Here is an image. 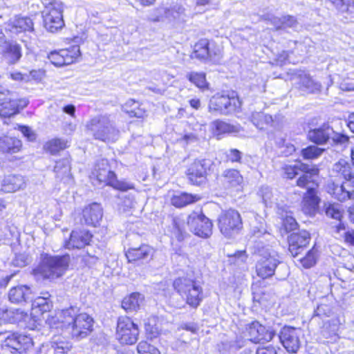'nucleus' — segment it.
Listing matches in <instances>:
<instances>
[{
    "label": "nucleus",
    "instance_id": "36",
    "mask_svg": "<svg viewBox=\"0 0 354 354\" xmlns=\"http://www.w3.org/2000/svg\"><path fill=\"white\" fill-rule=\"evenodd\" d=\"M143 301V297L138 292H133L125 297L122 301V307L127 312L137 311Z\"/></svg>",
    "mask_w": 354,
    "mask_h": 354
},
{
    "label": "nucleus",
    "instance_id": "35",
    "mask_svg": "<svg viewBox=\"0 0 354 354\" xmlns=\"http://www.w3.org/2000/svg\"><path fill=\"white\" fill-rule=\"evenodd\" d=\"M21 146V140L16 138L8 136L0 138V151L3 153H17L19 151Z\"/></svg>",
    "mask_w": 354,
    "mask_h": 354
},
{
    "label": "nucleus",
    "instance_id": "12",
    "mask_svg": "<svg viewBox=\"0 0 354 354\" xmlns=\"http://www.w3.org/2000/svg\"><path fill=\"white\" fill-rule=\"evenodd\" d=\"M189 230L195 235L201 238H208L212 234L213 224L202 212H192L187 218Z\"/></svg>",
    "mask_w": 354,
    "mask_h": 354
},
{
    "label": "nucleus",
    "instance_id": "28",
    "mask_svg": "<svg viewBox=\"0 0 354 354\" xmlns=\"http://www.w3.org/2000/svg\"><path fill=\"white\" fill-rule=\"evenodd\" d=\"M26 183L21 175H8L4 177L1 183V190L6 193L15 192L26 187Z\"/></svg>",
    "mask_w": 354,
    "mask_h": 354
},
{
    "label": "nucleus",
    "instance_id": "64",
    "mask_svg": "<svg viewBox=\"0 0 354 354\" xmlns=\"http://www.w3.org/2000/svg\"><path fill=\"white\" fill-rule=\"evenodd\" d=\"M15 104L17 106V111L20 109H24L29 103V101L26 98L15 99Z\"/></svg>",
    "mask_w": 354,
    "mask_h": 354
},
{
    "label": "nucleus",
    "instance_id": "24",
    "mask_svg": "<svg viewBox=\"0 0 354 354\" xmlns=\"http://www.w3.org/2000/svg\"><path fill=\"white\" fill-rule=\"evenodd\" d=\"M333 133V128L328 124H324L319 127L309 130L308 138L317 145H323L330 139Z\"/></svg>",
    "mask_w": 354,
    "mask_h": 354
},
{
    "label": "nucleus",
    "instance_id": "44",
    "mask_svg": "<svg viewBox=\"0 0 354 354\" xmlns=\"http://www.w3.org/2000/svg\"><path fill=\"white\" fill-rule=\"evenodd\" d=\"M307 168V164L299 162L295 165H285L282 167V169L286 178L292 179L299 175V171H306Z\"/></svg>",
    "mask_w": 354,
    "mask_h": 354
},
{
    "label": "nucleus",
    "instance_id": "58",
    "mask_svg": "<svg viewBox=\"0 0 354 354\" xmlns=\"http://www.w3.org/2000/svg\"><path fill=\"white\" fill-rule=\"evenodd\" d=\"M330 139L335 145H345L348 142L349 138L344 134L337 133L334 131Z\"/></svg>",
    "mask_w": 354,
    "mask_h": 354
},
{
    "label": "nucleus",
    "instance_id": "46",
    "mask_svg": "<svg viewBox=\"0 0 354 354\" xmlns=\"http://www.w3.org/2000/svg\"><path fill=\"white\" fill-rule=\"evenodd\" d=\"M71 171V166L68 159H62L56 162L54 171L58 178L62 179L68 176Z\"/></svg>",
    "mask_w": 354,
    "mask_h": 354
},
{
    "label": "nucleus",
    "instance_id": "50",
    "mask_svg": "<svg viewBox=\"0 0 354 354\" xmlns=\"http://www.w3.org/2000/svg\"><path fill=\"white\" fill-rule=\"evenodd\" d=\"M297 78L299 80L301 85L306 88H317V84L315 83L314 80L310 76L308 73L305 71H299L296 74Z\"/></svg>",
    "mask_w": 354,
    "mask_h": 354
},
{
    "label": "nucleus",
    "instance_id": "5",
    "mask_svg": "<svg viewBox=\"0 0 354 354\" xmlns=\"http://www.w3.org/2000/svg\"><path fill=\"white\" fill-rule=\"evenodd\" d=\"M114 163L113 160L110 162L106 158L98 160L92 172L93 176L100 184L111 186L115 189L127 192L134 189L133 183L125 180H119L117 179L116 174L112 167V165Z\"/></svg>",
    "mask_w": 354,
    "mask_h": 354
},
{
    "label": "nucleus",
    "instance_id": "25",
    "mask_svg": "<svg viewBox=\"0 0 354 354\" xmlns=\"http://www.w3.org/2000/svg\"><path fill=\"white\" fill-rule=\"evenodd\" d=\"M7 28L15 34L26 31L32 32L34 30L32 20L30 17L22 16H15L10 19Z\"/></svg>",
    "mask_w": 354,
    "mask_h": 354
},
{
    "label": "nucleus",
    "instance_id": "7",
    "mask_svg": "<svg viewBox=\"0 0 354 354\" xmlns=\"http://www.w3.org/2000/svg\"><path fill=\"white\" fill-rule=\"evenodd\" d=\"M174 289L192 308H196L203 300V288L188 278H178L173 283Z\"/></svg>",
    "mask_w": 354,
    "mask_h": 354
},
{
    "label": "nucleus",
    "instance_id": "52",
    "mask_svg": "<svg viewBox=\"0 0 354 354\" xmlns=\"http://www.w3.org/2000/svg\"><path fill=\"white\" fill-rule=\"evenodd\" d=\"M138 105L139 103L138 102H136L133 100H129L125 103L124 109L125 111L130 115V116L141 118L143 115L142 111L139 109L136 110V109L138 107Z\"/></svg>",
    "mask_w": 354,
    "mask_h": 354
},
{
    "label": "nucleus",
    "instance_id": "63",
    "mask_svg": "<svg viewBox=\"0 0 354 354\" xmlns=\"http://www.w3.org/2000/svg\"><path fill=\"white\" fill-rule=\"evenodd\" d=\"M53 346L55 350L60 351L61 353H65L69 350V346L63 342L57 343L56 342H53Z\"/></svg>",
    "mask_w": 354,
    "mask_h": 354
},
{
    "label": "nucleus",
    "instance_id": "42",
    "mask_svg": "<svg viewBox=\"0 0 354 354\" xmlns=\"http://www.w3.org/2000/svg\"><path fill=\"white\" fill-rule=\"evenodd\" d=\"M17 106L15 99L5 100L0 104V115L3 118H10L17 113Z\"/></svg>",
    "mask_w": 354,
    "mask_h": 354
},
{
    "label": "nucleus",
    "instance_id": "59",
    "mask_svg": "<svg viewBox=\"0 0 354 354\" xmlns=\"http://www.w3.org/2000/svg\"><path fill=\"white\" fill-rule=\"evenodd\" d=\"M283 225L286 231L290 232L297 229V223L294 218L289 216L283 221Z\"/></svg>",
    "mask_w": 354,
    "mask_h": 354
},
{
    "label": "nucleus",
    "instance_id": "15",
    "mask_svg": "<svg viewBox=\"0 0 354 354\" xmlns=\"http://www.w3.org/2000/svg\"><path fill=\"white\" fill-rule=\"evenodd\" d=\"M80 56V47L74 46L69 49L53 51L48 55V57L50 62L55 66H62L73 64L77 60Z\"/></svg>",
    "mask_w": 354,
    "mask_h": 354
},
{
    "label": "nucleus",
    "instance_id": "51",
    "mask_svg": "<svg viewBox=\"0 0 354 354\" xmlns=\"http://www.w3.org/2000/svg\"><path fill=\"white\" fill-rule=\"evenodd\" d=\"M324 210L326 215L330 218L341 221L342 213L337 204H324Z\"/></svg>",
    "mask_w": 354,
    "mask_h": 354
},
{
    "label": "nucleus",
    "instance_id": "14",
    "mask_svg": "<svg viewBox=\"0 0 354 354\" xmlns=\"http://www.w3.org/2000/svg\"><path fill=\"white\" fill-rule=\"evenodd\" d=\"M301 331L299 328L285 326L281 329L279 338L288 353H295L301 345Z\"/></svg>",
    "mask_w": 354,
    "mask_h": 354
},
{
    "label": "nucleus",
    "instance_id": "8",
    "mask_svg": "<svg viewBox=\"0 0 354 354\" xmlns=\"http://www.w3.org/2000/svg\"><path fill=\"white\" fill-rule=\"evenodd\" d=\"M218 226L220 232L225 237L237 234L243 228V223L238 211L229 209L223 211L218 217Z\"/></svg>",
    "mask_w": 354,
    "mask_h": 354
},
{
    "label": "nucleus",
    "instance_id": "32",
    "mask_svg": "<svg viewBox=\"0 0 354 354\" xmlns=\"http://www.w3.org/2000/svg\"><path fill=\"white\" fill-rule=\"evenodd\" d=\"M28 317V313L20 309H6L0 313V319L5 322L10 324H17L26 321Z\"/></svg>",
    "mask_w": 354,
    "mask_h": 354
},
{
    "label": "nucleus",
    "instance_id": "56",
    "mask_svg": "<svg viewBox=\"0 0 354 354\" xmlns=\"http://www.w3.org/2000/svg\"><path fill=\"white\" fill-rule=\"evenodd\" d=\"M225 156L228 161L231 162H241L242 159V153L236 149H230L225 151Z\"/></svg>",
    "mask_w": 354,
    "mask_h": 354
},
{
    "label": "nucleus",
    "instance_id": "37",
    "mask_svg": "<svg viewBox=\"0 0 354 354\" xmlns=\"http://www.w3.org/2000/svg\"><path fill=\"white\" fill-rule=\"evenodd\" d=\"M169 12L172 19H168V22L173 26L180 25L187 20L188 16L185 13V8L179 5L169 7Z\"/></svg>",
    "mask_w": 354,
    "mask_h": 354
},
{
    "label": "nucleus",
    "instance_id": "62",
    "mask_svg": "<svg viewBox=\"0 0 354 354\" xmlns=\"http://www.w3.org/2000/svg\"><path fill=\"white\" fill-rule=\"evenodd\" d=\"M344 241L354 246V230H351L344 233Z\"/></svg>",
    "mask_w": 354,
    "mask_h": 354
},
{
    "label": "nucleus",
    "instance_id": "61",
    "mask_svg": "<svg viewBox=\"0 0 354 354\" xmlns=\"http://www.w3.org/2000/svg\"><path fill=\"white\" fill-rule=\"evenodd\" d=\"M10 77L13 80L28 82V77L26 73L23 74L19 72H15L10 74Z\"/></svg>",
    "mask_w": 354,
    "mask_h": 354
},
{
    "label": "nucleus",
    "instance_id": "23",
    "mask_svg": "<svg viewBox=\"0 0 354 354\" xmlns=\"http://www.w3.org/2000/svg\"><path fill=\"white\" fill-rule=\"evenodd\" d=\"M92 234L87 230H73L68 241H65L64 247L67 249L82 248L88 245Z\"/></svg>",
    "mask_w": 354,
    "mask_h": 354
},
{
    "label": "nucleus",
    "instance_id": "57",
    "mask_svg": "<svg viewBox=\"0 0 354 354\" xmlns=\"http://www.w3.org/2000/svg\"><path fill=\"white\" fill-rule=\"evenodd\" d=\"M19 130L28 141H34L37 138V135L33 130L28 126H19Z\"/></svg>",
    "mask_w": 354,
    "mask_h": 354
},
{
    "label": "nucleus",
    "instance_id": "2",
    "mask_svg": "<svg viewBox=\"0 0 354 354\" xmlns=\"http://www.w3.org/2000/svg\"><path fill=\"white\" fill-rule=\"evenodd\" d=\"M57 320L64 327L71 328V337L77 341L87 337L92 331L93 319L77 306L62 309L57 314Z\"/></svg>",
    "mask_w": 354,
    "mask_h": 354
},
{
    "label": "nucleus",
    "instance_id": "31",
    "mask_svg": "<svg viewBox=\"0 0 354 354\" xmlns=\"http://www.w3.org/2000/svg\"><path fill=\"white\" fill-rule=\"evenodd\" d=\"M223 185L227 188H234L240 186L243 181V176L239 171L235 169H227L221 174Z\"/></svg>",
    "mask_w": 354,
    "mask_h": 354
},
{
    "label": "nucleus",
    "instance_id": "4",
    "mask_svg": "<svg viewBox=\"0 0 354 354\" xmlns=\"http://www.w3.org/2000/svg\"><path fill=\"white\" fill-rule=\"evenodd\" d=\"M86 129L94 139L104 142H114L119 138V131L109 115L93 117L86 122Z\"/></svg>",
    "mask_w": 354,
    "mask_h": 354
},
{
    "label": "nucleus",
    "instance_id": "9",
    "mask_svg": "<svg viewBox=\"0 0 354 354\" xmlns=\"http://www.w3.org/2000/svg\"><path fill=\"white\" fill-rule=\"evenodd\" d=\"M3 335L2 347L12 354H22L32 346V340L30 336L18 333L1 332Z\"/></svg>",
    "mask_w": 354,
    "mask_h": 354
},
{
    "label": "nucleus",
    "instance_id": "1",
    "mask_svg": "<svg viewBox=\"0 0 354 354\" xmlns=\"http://www.w3.org/2000/svg\"><path fill=\"white\" fill-rule=\"evenodd\" d=\"M252 238L254 252L260 257L256 264L257 273L263 279L272 277L280 263L277 252L272 250L264 241H270L272 236L265 229L254 227Z\"/></svg>",
    "mask_w": 354,
    "mask_h": 354
},
{
    "label": "nucleus",
    "instance_id": "3",
    "mask_svg": "<svg viewBox=\"0 0 354 354\" xmlns=\"http://www.w3.org/2000/svg\"><path fill=\"white\" fill-rule=\"evenodd\" d=\"M70 262L71 257L68 254L52 255L43 252L40 254L38 266L32 270V274L42 279L55 281L65 274Z\"/></svg>",
    "mask_w": 354,
    "mask_h": 354
},
{
    "label": "nucleus",
    "instance_id": "49",
    "mask_svg": "<svg viewBox=\"0 0 354 354\" xmlns=\"http://www.w3.org/2000/svg\"><path fill=\"white\" fill-rule=\"evenodd\" d=\"M259 195L261 197L266 206H271L275 203V198L272 189L268 186H262L259 192Z\"/></svg>",
    "mask_w": 354,
    "mask_h": 354
},
{
    "label": "nucleus",
    "instance_id": "22",
    "mask_svg": "<svg viewBox=\"0 0 354 354\" xmlns=\"http://www.w3.org/2000/svg\"><path fill=\"white\" fill-rule=\"evenodd\" d=\"M301 172L303 174L297 180L296 185L299 187L306 188L307 191L311 188L315 190L318 187L316 178L319 175V169L315 166L310 167L308 165L306 171Z\"/></svg>",
    "mask_w": 354,
    "mask_h": 354
},
{
    "label": "nucleus",
    "instance_id": "53",
    "mask_svg": "<svg viewBox=\"0 0 354 354\" xmlns=\"http://www.w3.org/2000/svg\"><path fill=\"white\" fill-rule=\"evenodd\" d=\"M137 351L139 354H160L157 348L145 341H142L138 344Z\"/></svg>",
    "mask_w": 354,
    "mask_h": 354
},
{
    "label": "nucleus",
    "instance_id": "30",
    "mask_svg": "<svg viewBox=\"0 0 354 354\" xmlns=\"http://www.w3.org/2000/svg\"><path fill=\"white\" fill-rule=\"evenodd\" d=\"M266 19L270 22L276 30L288 28H295L297 25V19L290 15H283L279 17L272 15H268Z\"/></svg>",
    "mask_w": 354,
    "mask_h": 354
},
{
    "label": "nucleus",
    "instance_id": "16",
    "mask_svg": "<svg viewBox=\"0 0 354 354\" xmlns=\"http://www.w3.org/2000/svg\"><path fill=\"white\" fill-rule=\"evenodd\" d=\"M155 250L147 244H142L139 247L130 248L126 252L125 256L129 263L142 265L152 259Z\"/></svg>",
    "mask_w": 354,
    "mask_h": 354
},
{
    "label": "nucleus",
    "instance_id": "17",
    "mask_svg": "<svg viewBox=\"0 0 354 354\" xmlns=\"http://www.w3.org/2000/svg\"><path fill=\"white\" fill-rule=\"evenodd\" d=\"M103 216V209L100 204L93 203L86 206L80 217L81 225L96 227Z\"/></svg>",
    "mask_w": 354,
    "mask_h": 354
},
{
    "label": "nucleus",
    "instance_id": "60",
    "mask_svg": "<svg viewBox=\"0 0 354 354\" xmlns=\"http://www.w3.org/2000/svg\"><path fill=\"white\" fill-rule=\"evenodd\" d=\"M256 354H277V350L272 346H268L257 348Z\"/></svg>",
    "mask_w": 354,
    "mask_h": 354
},
{
    "label": "nucleus",
    "instance_id": "11",
    "mask_svg": "<svg viewBox=\"0 0 354 354\" xmlns=\"http://www.w3.org/2000/svg\"><path fill=\"white\" fill-rule=\"evenodd\" d=\"M212 165L209 160H195L188 166L185 172L189 182L198 186L205 184Z\"/></svg>",
    "mask_w": 354,
    "mask_h": 354
},
{
    "label": "nucleus",
    "instance_id": "10",
    "mask_svg": "<svg viewBox=\"0 0 354 354\" xmlns=\"http://www.w3.org/2000/svg\"><path fill=\"white\" fill-rule=\"evenodd\" d=\"M138 335V326L129 317L118 318L116 337L121 344L132 345L137 342Z\"/></svg>",
    "mask_w": 354,
    "mask_h": 354
},
{
    "label": "nucleus",
    "instance_id": "13",
    "mask_svg": "<svg viewBox=\"0 0 354 354\" xmlns=\"http://www.w3.org/2000/svg\"><path fill=\"white\" fill-rule=\"evenodd\" d=\"M192 57L217 63L220 62L222 55L219 48L210 46L207 39H202L195 44Z\"/></svg>",
    "mask_w": 354,
    "mask_h": 354
},
{
    "label": "nucleus",
    "instance_id": "19",
    "mask_svg": "<svg viewBox=\"0 0 354 354\" xmlns=\"http://www.w3.org/2000/svg\"><path fill=\"white\" fill-rule=\"evenodd\" d=\"M237 104L240 105L238 99L234 96L217 94L211 98L209 106L210 109L227 113L234 111L238 106Z\"/></svg>",
    "mask_w": 354,
    "mask_h": 354
},
{
    "label": "nucleus",
    "instance_id": "21",
    "mask_svg": "<svg viewBox=\"0 0 354 354\" xmlns=\"http://www.w3.org/2000/svg\"><path fill=\"white\" fill-rule=\"evenodd\" d=\"M281 115H275L274 118L262 111H254L252 113L250 120L259 129H263L269 126L277 127L283 120Z\"/></svg>",
    "mask_w": 354,
    "mask_h": 354
},
{
    "label": "nucleus",
    "instance_id": "48",
    "mask_svg": "<svg viewBox=\"0 0 354 354\" xmlns=\"http://www.w3.org/2000/svg\"><path fill=\"white\" fill-rule=\"evenodd\" d=\"M187 78L198 88H206L208 86L205 75L203 73L192 72L187 75Z\"/></svg>",
    "mask_w": 354,
    "mask_h": 354
},
{
    "label": "nucleus",
    "instance_id": "34",
    "mask_svg": "<svg viewBox=\"0 0 354 354\" xmlns=\"http://www.w3.org/2000/svg\"><path fill=\"white\" fill-rule=\"evenodd\" d=\"M201 199L198 195H193L186 192H180L174 194L171 198V204L178 208L195 203Z\"/></svg>",
    "mask_w": 354,
    "mask_h": 354
},
{
    "label": "nucleus",
    "instance_id": "26",
    "mask_svg": "<svg viewBox=\"0 0 354 354\" xmlns=\"http://www.w3.org/2000/svg\"><path fill=\"white\" fill-rule=\"evenodd\" d=\"M9 300L14 304L27 303L32 299V293L27 286H17L12 288L8 292Z\"/></svg>",
    "mask_w": 354,
    "mask_h": 354
},
{
    "label": "nucleus",
    "instance_id": "47",
    "mask_svg": "<svg viewBox=\"0 0 354 354\" xmlns=\"http://www.w3.org/2000/svg\"><path fill=\"white\" fill-rule=\"evenodd\" d=\"M324 149L315 145H310L301 150V156L305 160H313L319 158Z\"/></svg>",
    "mask_w": 354,
    "mask_h": 354
},
{
    "label": "nucleus",
    "instance_id": "27",
    "mask_svg": "<svg viewBox=\"0 0 354 354\" xmlns=\"http://www.w3.org/2000/svg\"><path fill=\"white\" fill-rule=\"evenodd\" d=\"M320 198L317 194V190L312 188L304 194L302 201V210L308 215L314 216L318 210Z\"/></svg>",
    "mask_w": 354,
    "mask_h": 354
},
{
    "label": "nucleus",
    "instance_id": "20",
    "mask_svg": "<svg viewBox=\"0 0 354 354\" xmlns=\"http://www.w3.org/2000/svg\"><path fill=\"white\" fill-rule=\"evenodd\" d=\"M310 240V234L306 230L291 234L288 237L289 252L293 257L297 256L309 243Z\"/></svg>",
    "mask_w": 354,
    "mask_h": 354
},
{
    "label": "nucleus",
    "instance_id": "40",
    "mask_svg": "<svg viewBox=\"0 0 354 354\" xmlns=\"http://www.w3.org/2000/svg\"><path fill=\"white\" fill-rule=\"evenodd\" d=\"M172 19L169 12V7L160 6L155 10L148 17V19L153 22L167 21Z\"/></svg>",
    "mask_w": 354,
    "mask_h": 354
},
{
    "label": "nucleus",
    "instance_id": "18",
    "mask_svg": "<svg viewBox=\"0 0 354 354\" xmlns=\"http://www.w3.org/2000/svg\"><path fill=\"white\" fill-rule=\"evenodd\" d=\"M249 339L254 343L270 342L275 335V332L266 328L259 322L254 321L250 324L247 328Z\"/></svg>",
    "mask_w": 354,
    "mask_h": 354
},
{
    "label": "nucleus",
    "instance_id": "38",
    "mask_svg": "<svg viewBox=\"0 0 354 354\" xmlns=\"http://www.w3.org/2000/svg\"><path fill=\"white\" fill-rule=\"evenodd\" d=\"M3 56L10 64H15L21 57V47L17 44H8L4 50Z\"/></svg>",
    "mask_w": 354,
    "mask_h": 354
},
{
    "label": "nucleus",
    "instance_id": "43",
    "mask_svg": "<svg viewBox=\"0 0 354 354\" xmlns=\"http://www.w3.org/2000/svg\"><path fill=\"white\" fill-rule=\"evenodd\" d=\"M67 147V140L61 138H54L47 142L44 149L51 154H55Z\"/></svg>",
    "mask_w": 354,
    "mask_h": 354
},
{
    "label": "nucleus",
    "instance_id": "54",
    "mask_svg": "<svg viewBox=\"0 0 354 354\" xmlns=\"http://www.w3.org/2000/svg\"><path fill=\"white\" fill-rule=\"evenodd\" d=\"M302 266L306 268H310L316 263V252L312 249L306 255L301 259Z\"/></svg>",
    "mask_w": 354,
    "mask_h": 354
},
{
    "label": "nucleus",
    "instance_id": "41",
    "mask_svg": "<svg viewBox=\"0 0 354 354\" xmlns=\"http://www.w3.org/2000/svg\"><path fill=\"white\" fill-rule=\"evenodd\" d=\"M340 12L354 15L353 0H328Z\"/></svg>",
    "mask_w": 354,
    "mask_h": 354
},
{
    "label": "nucleus",
    "instance_id": "29",
    "mask_svg": "<svg viewBox=\"0 0 354 354\" xmlns=\"http://www.w3.org/2000/svg\"><path fill=\"white\" fill-rule=\"evenodd\" d=\"M212 127L213 133L218 139H220L222 135L238 133L242 130L239 124H230L220 120L212 122Z\"/></svg>",
    "mask_w": 354,
    "mask_h": 354
},
{
    "label": "nucleus",
    "instance_id": "33",
    "mask_svg": "<svg viewBox=\"0 0 354 354\" xmlns=\"http://www.w3.org/2000/svg\"><path fill=\"white\" fill-rule=\"evenodd\" d=\"M328 192L339 201L354 199V190H346L345 185L332 183L328 185Z\"/></svg>",
    "mask_w": 354,
    "mask_h": 354
},
{
    "label": "nucleus",
    "instance_id": "55",
    "mask_svg": "<svg viewBox=\"0 0 354 354\" xmlns=\"http://www.w3.org/2000/svg\"><path fill=\"white\" fill-rule=\"evenodd\" d=\"M26 76L28 77V82H40L45 77V71L41 69L32 70L28 73H26Z\"/></svg>",
    "mask_w": 354,
    "mask_h": 354
},
{
    "label": "nucleus",
    "instance_id": "45",
    "mask_svg": "<svg viewBox=\"0 0 354 354\" xmlns=\"http://www.w3.org/2000/svg\"><path fill=\"white\" fill-rule=\"evenodd\" d=\"M333 171L341 174L346 181L351 178L353 172L351 171V165L345 160L341 159L333 165Z\"/></svg>",
    "mask_w": 354,
    "mask_h": 354
},
{
    "label": "nucleus",
    "instance_id": "6",
    "mask_svg": "<svg viewBox=\"0 0 354 354\" xmlns=\"http://www.w3.org/2000/svg\"><path fill=\"white\" fill-rule=\"evenodd\" d=\"M43 4L44 8L41 15L45 28L51 32L62 29L64 26L63 3L59 0H45Z\"/></svg>",
    "mask_w": 354,
    "mask_h": 354
},
{
    "label": "nucleus",
    "instance_id": "39",
    "mask_svg": "<svg viewBox=\"0 0 354 354\" xmlns=\"http://www.w3.org/2000/svg\"><path fill=\"white\" fill-rule=\"evenodd\" d=\"M46 297H38L34 300L32 299V308L33 310H38L41 314L49 312L53 306L52 301L49 299V295Z\"/></svg>",
    "mask_w": 354,
    "mask_h": 354
}]
</instances>
